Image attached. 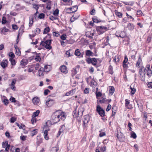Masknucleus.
<instances>
[{"label":"nucleus","instance_id":"f257e3e1","mask_svg":"<svg viewBox=\"0 0 152 152\" xmlns=\"http://www.w3.org/2000/svg\"><path fill=\"white\" fill-rule=\"evenodd\" d=\"M51 119L53 123H56L60 120V115L57 112L54 113L51 116Z\"/></svg>","mask_w":152,"mask_h":152},{"label":"nucleus","instance_id":"f03ea898","mask_svg":"<svg viewBox=\"0 0 152 152\" xmlns=\"http://www.w3.org/2000/svg\"><path fill=\"white\" fill-rule=\"evenodd\" d=\"M145 70L144 67L140 68L139 70V77L142 81L145 80Z\"/></svg>","mask_w":152,"mask_h":152},{"label":"nucleus","instance_id":"7ed1b4c3","mask_svg":"<svg viewBox=\"0 0 152 152\" xmlns=\"http://www.w3.org/2000/svg\"><path fill=\"white\" fill-rule=\"evenodd\" d=\"M90 119V117L88 115H86L84 116L83 120V126L84 129L87 126V124L89 121Z\"/></svg>","mask_w":152,"mask_h":152},{"label":"nucleus","instance_id":"20e7f679","mask_svg":"<svg viewBox=\"0 0 152 152\" xmlns=\"http://www.w3.org/2000/svg\"><path fill=\"white\" fill-rule=\"evenodd\" d=\"M107 29L106 26H97L96 27V29L98 34L100 35L102 34L105 32Z\"/></svg>","mask_w":152,"mask_h":152},{"label":"nucleus","instance_id":"39448f33","mask_svg":"<svg viewBox=\"0 0 152 152\" xmlns=\"http://www.w3.org/2000/svg\"><path fill=\"white\" fill-rule=\"evenodd\" d=\"M96 111L102 117H103L105 115L104 110L99 105H97Z\"/></svg>","mask_w":152,"mask_h":152},{"label":"nucleus","instance_id":"423d86ee","mask_svg":"<svg viewBox=\"0 0 152 152\" xmlns=\"http://www.w3.org/2000/svg\"><path fill=\"white\" fill-rule=\"evenodd\" d=\"M55 103V101L53 99H50L49 98L48 100L46 101V104L49 107H51Z\"/></svg>","mask_w":152,"mask_h":152},{"label":"nucleus","instance_id":"0eeeda50","mask_svg":"<svg viewBox=\"0 0 152 152\" xmlns=\"http://www.w3.org/2000/svg\"><path fill=\"white\" fill-rule=\"evenodd\" d=\"M67 67L65 65H62L60 67V70L61 72L64 73L66 74L68 72Z\"/></svg>","mask_w":152,"mask_h":152},{"label":"nucleus","instance_id":"6e6552de","mask_svg":"<svg viewBox=\"0 0 152 152\" xmlns=\"http://www.w3.org/2000/svg\"><path fill=\"white\" fill-rule=\"evenodd\" d=\"M8 61L7 60H3L1 63V66L4 68H5L7 66Z\"/></svg>","mask_w":152,"mask_h":152},{"label":"nucleus","instance_id":"1a4fd4ad","mask_svg":"<svg viewBox=\"0 0 152 152\" xmlns=\"http://www.w3.org/2000/svg\"><path fill=\"white\" fill-rule=\"evenodd\" d=\"M52 41V39H48L45 41V42H44L43 41H42L40 45H42V46H44L45 44H51V42Z\"/></svg>","mask_w":152,"mask_h":152},{"label":"nucleus","instance_id":"9d476101","mask_svg":"<svg viewBox=\"0 0 152 152\" xmlns=\"http://www.w3.org/2000/svg\"><path fill=\"white\" fill-rule=\"evenodd\" d=\"M75 54L77 56H80V57H83V52L81 54L79 51V50L78 49H77L75 50Z\"/></svg>","mask_w":152,"mask_h":152},{"label":"nucleus","instance_id":"9b49d317","mask_svg":"<svg viewBox=\"0 0 152 152\" xmlns=\"http://www.w3.org/2000/svg\"><path fill=\"white\" fill-rule=\"evenodd\" d=\"M92 20L94 22L98 23L101 22V20L99 19L96 16H94L92 18Z\"/></svg>","mask_w":152,"mask_h":152},{"label":"nucleus","instance_id":"f8f14e48","mask_svg":"<svg viewBox=\"0 0 152 152\" xmlns=\"http://www.w3.org/2000/svg\"><path fill=\"white\" fill-rule=\"evenodd\" d=\"M37 141L36 143L37 146H39V144L42 142V139L40 137V136H37Z\"/></svg>","mask_w":152,"mask_h":152},{"label":"nucleus","instance_id":"ddd939ff","mask_svg":"<svg viewBox=\"0 0 152 152\" xmlns=\"http://www.w3.org/2000/svg\"><path fill=\"white\" fill-rule=\"evenodd\" d=\"M32 101L35 104H37L39 101V99L37 97H34L32 99Z\"/></svg>","mask_w":152,"mask_h":152},{"label":"nucleus","instance_id":"4468645a","mask_svg":"<svg viewBox=\"0 0 152 152\" xmlns=\"http://www.w3.org/2000/svg\"><path fill=\"white\" fill-rule=\"evenodd\" d=\"M28 60L27 59H23L20 61L21 65L25 66L28 63Z\"/></svg>","mask_w":152,"mask_h":152},{"label":"nucleus","instance_id":"2eb2a0df","mask_svg":"<svg viewBox=\"0 0 152 152\" xmlns=\"http://www.w3.org/2000/svg\"><path fill=\"white\" fill-rule=\"evenodd\" d=\"M77 9L78 6L77 5H75L69 8L70 10L72 11V13L76 12L77 10Z\"/></svg>","mask_w":152,"mask_h":152},{"label":"nucleus","instance_id":"dca6fc26","mask_svg":"<svg viewBox=\"0 0 152 152\" xmlns=\"http://www.w3.org/2000/svg\"><path fill=\"white\" fill-rule=\"evenodd\" d=\"M83 109L82 108H79L78 109V112H77V116H82L83 115Z\"/></svg>","mask_w":152,"mask_h":152},{"label":"nucleus","instance_id":"f3484780","mask_svg":"<svg viewBox=\"0 0 152 152\" xmlns=\"http://www.w3.org/2000/svg\"><path fill=\"white\" fill-rule=\"evenodd\" d=\"M128 29L130 30H132L134 29V26L133 24L129 23L127 25Z\"/></svg>","mask_w":152,"mask_h":152},{"label":"nucleus","instance_id":"a211bd4d","mask_svg":"<svg viewBox=\"0 0 152 152\" xmlns=\"http://www.w3.org/2000/svg\"><path fill=\"white\" fill-rule=\"evenodd\" d=\"M110 88L109 91V93L110 94H113L115 91V88L113 86H110Z\"/></svg>","mask_w":152,"mask_h":152},{"label":"nucleus","instance_id":"6ab92c4d","mask_svg":"<svg viewBox=\"0 0 152 152\" xmlns=\"http://www.w3.org/2000/svg\"><path fill=\"white\" fill-rule=\"evenodd\" d=\"M0 30L3 34H4L5 32L8 31V29L6 27L4 26L3 28H1Z\"/></svg>","mask_w":152,"mask_h":152},{"label":"nucleus","instance_id":"aec40b11","mask_svg":"<svg viewBox=\"0 0 152 152\" xmlns=\"http://www.w3.org/2000/svg\"><path fill=\"white\" fill-rule=\"evenodd\" d=\"M92 61L93 63H92V64L96 67H98V66H97L96 64L97 62V59L95 58H93Z\"/></svg>","mask_w":152,"mask_h":152},{"label":"nucleus","instance_id":"412c9836","mask_svg":"<svg viewBox=\"0 0 152 152\" xmlns=\"http://www.w3.org/2000/svg\"><path fill=\"white\" fill-rule=\"evenodd\" d=\"M50 28L49 27H47L44 29V31L43 32L44 34H47L48 32L50 31Z\"/></svg>","mask_w":152,"mask_h":152},{"label":"nucleus","instance_id":"4be33fe9","mask_svg":"<svg viewBox=\"0 0 152 152\" xmlns=\"http://www.w3.org/2000/svg\"><path fill=\"white\" fill-rule=\"evenodd\" d=\"M92 53H93L90 50H87L86 52V55L88 56H91Z\"/></svg>","mask_w":152,"mask_h":152},{"label":"nucleus","instance_id":"5701e85b","mask_svg":"<svg viewBox=\"0 0 152 152\" xmlns=\"http://www.w3.org/2000/svg\"><path fill=\"white\" fill-rule=\"evenodd\" d=\"M74 90V89H72L69 91V92L66 93L65 96H69V95H73L74 94L73 91Z\"/></svg>","mask_w":152,"mask_h":152},{"label":"nucleus","instance_id":"b1692460","mask_svg":"<svg viewBox=\"0 0 152 152\" xmlns=\"http://www.w3.org/2000/svg\"><path fill=\"white\" fill-rule=\"evenodd\" d=\"M44 71V69L43 68H40L39 69V76H41L43 75V71Z\"/></svg>","mask_w":152,"mask_h":152},{"label":"nucleus","instance_id":"393cba45","mask_svg":"<svg viewBox=\"0 0 152 152\" xmlns=\"http://www.w3.org/2000/svg\"><path fill=\"white\" fill-rule=\"evenodd\" d=\"M10 61L11 64L12 66L15 65L16 64V62L15 59L12 58H10L9 59Z\"/></svg>","mask_w":152,"mask_h":152},{"label":"nucleus","instance_id":"a878e982","mask_svg":"<svg viewBox=\"0 0 152 152\" xmlns=\"http://www.w3.org/2000/svg\"><path fill=\"white\" fill-rule=\"evenodd\" d=\"M148 70L147 71V75L149 77H150L152 74V71L149 67H148Z\"/></svg>","mask_w":152,"mask_h":152},{"label":"nucleus","instance_id":"bb28decb","mask_svg":"<svg viewBox=\"0 0 152 152\" xmlns=\"http://www.w3.org/2000/svg\"><path fill=\"white\" fill-rule=\"evenodd\" d=\"M130 88L131 90V93L132 94H134L136 91V89L134 88L133 86H132V85L131 86Z\"/></svg>","mask_w":152,"mask_h":152},{"label":"nucleus","instance_id":"cd10ccee","mask_svg":"<svg viewBox=\"0 0 152 152\" xmlns=\"http://www.w3.org/2000/svg\"><path fill=\"white\" fill-rule=\"evenodd\" d=\"M40 113V111L39 110H38L36 111V112L33 113L32 117L33 118L34 117H35L37 116Z\"/></svg>","mask_w":152,"mask_h":152},{"label":"nucleus","instance_id":"c85d7f7f","mask_svg":"<svg viewBox=\"0 0 152 152\" xmlns=\"http://www.w3.org/2000/svg\"><path fill=\"white\" fill-rule=\"evenodd\" d=\"M60 115V119L62 120H64L65 118V115L64 113H61L60 114H58Z\"/></svg>","mask_w":152,"mask_h":152},{"label":"nucleus","instance_id":"c756f323","mask_svg":"<svg viewBox=\"0 0 152 152\" xmlns=\"http://www.w3.org/2000/svg\"><path fill=\"white\" fill-rule=\"evenodd\" d=\"M1 23L3 24L7 23H8V21L6 20V18L4 16H3L2 18Z\"/></svg>","mask_w":152,"mask_h":152},{"label":"nucleus","instance_id":"7c9ffc66","mask_svg":"<svg viewBox=\"0 0 152 152\" xmlns=\"http://www.w3.org/2000/svg\"><path fill=\"white\" fill-rule=\"evenodd\" d=\"M51 44H45L44 46L46 49L49 50H50L51 49L52 47L50 45Z\"/></svg>","mask_w":152,"mask_h":152},{"label":"nucleus","instance_id":"2f4dec72","mask_svg":"<svg viewBox=\"0 0 152 152\" xmlns=\"http://www.w3.org/2000/svg\"><path fill=\"white\" fill-rule=\"evenodd\" d=\"M115 13L116 15L119 18H121L122 16V14L120 12L118 11L115 10Z\"/></svg>","mask_w":152,"mask_h":152},{"label":"nucleus","instance_id":"473e14b6","mask_svg":"<svg viewBox=\"0 0 152 152\" xmlns=\"http://www.w3.org/2000/svg\"><path fill=\"white\" fill-rule=\"evenodd\" d=\"M131 137L134 139H136L137 137V135L136 133L133 131H132L131 132Z\"/></svg>","mask_w":152,"mask_h":152},{"label":"nucleus","instance_id":"72a5a7b5","mask_svg":"<svg viewBox=\"0 0 152 152\" xmlns=\"http://www.w3.org/2000/svg\"><path fill=\"white\" fill-rule=\"evenodd\" d=\"M123 134L121 132L119 133L118 132L116 136L118 139H120L123 137Z\"/></svg>","mask_w":152,"mask_h":152},{"label":"nucleus","instance_id":"f704fd0d","mask_svg":"<svg viewBox=\"0 0 152 152\" xmlns=\"http://www.w3.org/2000/svg\"><path fill=\"white\" fill-rule=\"evenodd\" d=\"M38 130L37 129H35L33 130L31 132V135L32 136H33L35 135L37 133Z\"/></svg>","mask_w":152,"mask_h":152},{"label":"nucleus","instance_id":"c9c22d12","mask_svg":"<svg viewBox=\"0 0 152 152\" xmlns=\"http://www.w3.org/2000/svg\"><path fill=\"white\" fill-rule=\"evenodd\" d=\"M93 58H87L86 60L88 64L93 63H92Z\"/></svg>","mask_w":152,"mask_h":152},{"label":"nucleus","instance_id":"e433bc0d","mask_svg":"<svg viewBox=\"0 0 152 152\" xmlns=\"http://www.w3.org/2000/svg\"><path fill=\"white\" fill-rule=\"evenodd\" d=\"M55 15H53L50 16L49 17V18L52 20H57L58 18V17H56L55 16Z\"/></svg>","mask_w":152,"mask_h":152},{"label":"nucleus","instance_id":"4c0bfd02","mask_svg":"<svg viewBox=\"0 0 152 152\" xmlns=\"http://www.w3.org/2000/svg\"><path fill=\"white\" fill-rule=\"evenodd\" d=\"M113 61L115 62H118L119 61V56H116L113 58Z\"/></svg>","mask_w":152,"mask_h":152},{"label":"nucleus","instance_id":"58836bf2","mask_svg":"<svg viewBox=\"0 0 152 152\" xmlns=\"http://www.w3.org/2000/svg\"><path fill=\"white\" fill-rule=\"evenodd\" d=\"M59 11L58 9H56L53 12V14L55 16H58Z\"/></svg>","mask_w":152,"mask_h":152},{"label":"nucleus","instance_id":"ea45409f","mask_svg":"<svg viewBox=\"0 0 152 152\" xmlns=\"http://www.w3.org/2000/svg\"><path fill=\"white\" fill-rule=\"evenodd\" d=\"M8 142L7 141L3 142L2 143V146L3 148H5L7 145Z\"/></svg>","mask_w":152,"mask_h":152},{"label":"nucleus","instance_id":"a19ab883","mask_svg":"<svg viewBox=\"0 0 152 152\" xmlns=\"http://www.w3.org/2000/svg\"><path fill=\"white\" fill-rule=\"evenodd\" d=\"M141 61V60L140 58V57H139L138 58V59L137 61L136 64V66L137 67H138L139 66V65Z\"/></svg>","mask_w":152,"mask_h":152},{"label":"nucleus","instance_id":"79ce46f5","mask_svg":"<svg viewBox=\"0 0 152 152\" xmlns=\"http://www.w3.org/2000/svg\"><path fill=\"white\" fill-rule=\"evenodd\" d=\"M40 29L39 28H36L35 30V34L37 35L39 34L40 32Z\"/></svg>","mask_w":152,"mask_h":152},{"label":"nucleus","instance_id":"37998d69","mask_svg":"<svg viewBox=\"0 0 152 152\" xmlns=\"http://www.w3.org/2000/svg\"><path fill=\"white\" fill-rule=\"evenodd\" d=\"M96 95L97 98L98 97H101L102 96V94L100 92L96 91Z\"/></svg>","mask_w":152,"mask_h":152},{"label":"nucleus","instance_id":"c03bdc74","mask_svg":"<svg viewBox=\"0 0 152 152\" xmlns=\"http://www.w3.org/2000/svg\"><path fill=\"white\" fill-rule=\"evenodd\" d=\"M45 16V14L43 13H41L39 14L38 16V18L40 19H43Z\"/></svg>","mask_w":152,"mask_h":152},{"label":"nucleus","instance_id":"a18cd8bd","mask_svg":"<svg viewBox=\"0 0 152 152\" xmlns=\"http://www.w3.org/2000/svg\"><path fill=\"white\" fill-rule=\"evenodd\" d=\"M66 35L65 34H64L62 35L60 37L61 39L62 40H66Z\"/></svg>","mask_w":152,"mask_h":152},{"label":"nucleus","instance_id":"49530a36","mask_svg":"<svg viewBox=\"0 0 152 152\" xmlns=\"http://www.w3.org/2000/svg\"><path fill=\"white\" fill-rule=\"evenodd\" d=\"M9 56V57H11V58H13L15 57V55L14 53L12 52L10 53Z\"/></svg>","mask_w":152,"mask_h":152},{"label":"nucleus","instance_id":"de8ad7c7","mask_svg":"<svg viewBox=\"0 0 152 152\" xmlns=\"http://www.w3.org/2000/svg\"><path fill=\"white\" fill-rule=\"evenodd\" d=\"M16 120V118L13 117H12L10 118V122L11 123H13Z\"/></svg>","mask_w":152,"mask_h":152},{"label":"nucleus","instance_id":"09e8293b","mask_svg":"<svg viewBox=\"0 0 152 152\" xmlns=\"http://www.w3.org/2000/svg\"><path fill=\"white\" fill-rule=\"evenodd\" d=\"M89 88H85L84 90V93L85 94H87L89 93Z\"/></svg>","mask_w":152,"mask_h":152},{"label":"nucleus","instance_id":"8fccbe9b","mask_svg":"<svg viewBox=\"0 0 152 152\" xmlns=\"http://www.w3.org/2000/svg\"><path fill=\"white\" fill-rule=\"evenodd\" d=\"M109 69L110 71V73L112 74L113 73V67L111 65H110L109 67Z\"/></svg>","mask_w":152,"mask_h":152},{"label":"nucleus","instance_id":"3c124183","mask_svg":"<svg viewBox=\"0 0 152 152\" xmlns=\"http://www.w3.org/2000/svg\"><path fill=\"white\" fill-rule=\"evenodd\" d=\"M34 59L37 61H40V60H41V58L39 55H37Z\"/></svg>","mask_w":152,"mask_h":152},{"label":"nucleus","instance_id":"603ef678","mask_svg":"<svg viewBox=\"0 0 152 152\" xmlns=\"http://www.w3.org/2000/svg\"><path fill=\"white\" fill-rule=\"evenodd\" d=\"M53 35L54 36L58 37L59 36L60 34L58 33H57L55 31H53Z\"/></svg>","mask_w":152,"mask_h":152},{"label":"nucleus","instance_id":"864d4df0","mask_svg":"<svg viewBox=\"0 0 152 152\" xmlns=\"http://www.w3.org/2000/svg\"><path fill=\"white\" fill-rule=\"evenodd\" d=\"M49 66H48V65H45V66L44 68V71L45 72H48L49 71V69H48V70L47 69L48 68V67Z\"/></svg>","mask_w":152,"mask_h":152},{"label":"nucleus","instance_id":"5fc2aeb1","mask_svg":"<svg viewBox=\"0 0 152 152\" xmlns=\"http://www.w3.org/2000/svg\"><path fill=\"white\" fill-rule=\"evenodd\" d=\"M3 102L5 105H7L9 103V100L7 99H5L4 100Z\"/></svg>","mask_w":152,"mask_h":152},{"label":"nucleus","instance_id":"6e6d98bb","mask_svg":"<svg viewBox=\"0 0 152 152\" xmlns=\"http://www.w3.org/2000/svg\"><path fill=\"white\" fill-rule=\"evenodd\" d=\"M16 54L18 56H20L21 53L20 49L16 50Z\"/></svg>","mask_w":152,"mask_h":152},{"label":"nucleus","instance_id":"4d7b16f0","mask_svg":"<svg viewBox=\"0 0 152 152\" xmlns=\"http://www.w3.org/2000/svg\"><path fill=\"white\" fill-rule=\"evenodd\" d=\"M99 102L101 103H104L105 102V100L104 98H102L101 99L99 100Z\"/></svg>","mask_w":152,"mask_h":152},{"label":"nucleus","instance_id":"13d9d810","mask_svg":"<svg viewBox=\"0 0 152 152\" xmlns=\"http://www.w3.org/2000/svg\"><path fill=\"white\" fill-rule=\"evenodd\" d=\"M132 126V124L130 122H129L128 124V126L129 127V130L130 131H132V129L131 128V126Z\"/></svg>","mask_w":152,"mask_h":152},{"label":"nucleus","instance_id":"bf43d9fd","mask_svg":"<svg viewBox=\"0 0 152 152\" xmlns=\"http://www.w3.org/2000/svg\"><path fill=\"white\" fill-rule=\"evenodd\" d=\"M33 8L35 9L37 11H38V10L39 9V7L38 5L36 4H33Z\"/></svg>","mask_w":152,"mask_h":152},{"label":"nucleus","instance_id":"052dcab7","mask_svg":"<svg viewBox=\"0 0 152 152\" xmlns=\"http://www.w3.org/2000/svg\"><path fill=\"white\" fill-rule=\"evenodd\" d=\"M50 92V91L48 89H46L45 90L44 92V94L45 95H47L48 94V93Z\"/></svg>","mask_w":152,"mask_h":152},{"label":"nucleus","instance_id":"680f3d73","mask_svg":"<svg viewBox=\"0 0 152 152\" xmlns=\"http://www.w3.org/2000/svg\"><path fill=\"white\" fill-rule=\"evenodd\" d=\"M11 88L14 91L15 90V87L14 84H11L10 85Z\"/></svg>","mask_w":152,"mask_h":152},{"label":"nucleus","instance_id":"e2e57ef3","mask_svg":"<svg viewBox=\"0 0 152 152\" xmlns=\"http://www.w3.org/2000/svg\"><path fill=\"white\" fill-rule=\"evenodd\" d=\"M50 2H48L47 4V6L46 7V8L49 10H50L51 9V7L50 6Z\"/></svg>","mask_w":152,"mask_h":152},{"label":"nucleus","instance_id":"0e129e2a","mask_svg":"<svg viewBox=\"0 0 152 152\" xmlns=\"http://www.w3.org/2000/svg\"><path fill=\"white\" fill-rule=\"evenodd\" d=\"M71 51V50H69L68 51H66V54L68 55V57H70L71 56H72V55H71L70 54V51Z\"/></svg>","mask_w":152,"mask_h":152},{"label":"nucleus","instance_id":"69168bd1","mask_svg":"<svg viewBox=\"0 0 152 152\" xmlns=\"http://www.w3.org/2000/svg\"><path fill=\"white\" fill-rule=\"evenodd\" d=\"M10 100L12 102H15L16 101V100H15V99L13 97H11L10 99Z\"/></svg>","mask_w":152,"mask_h":152},{"label":"nucleus","instance_id":"338daca9","mask_svg":"<svg viewBox=\"0 0 152 152\" xmlns=\"http://www.w3.org/2000/svg\"><path fill=\"white\" fill-rule=\"evenodd\" d=\"M151 36H149L147 38V43H149L151 41Z\"/></svg>","mask_w":152,"mask_h":152},{"label":"nucleus","instance_id":"774afa93","mask_svg":"<svg viewBox=\"0 0 152 152\" xmlns=\"http://www.w3.org/2000/svg\"><path fill=\"white\" fill-rule=\"evenodd\" d=\"M125 106L127 107L128 105L129 104L130 102L127 99H125Z\"/></svg>","mask_w":152,"mask_h":152}]
</instances>
